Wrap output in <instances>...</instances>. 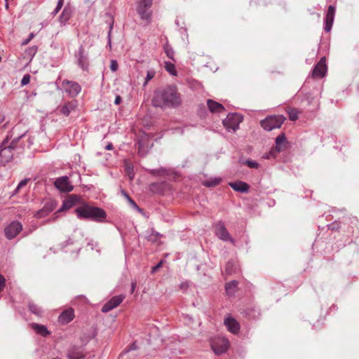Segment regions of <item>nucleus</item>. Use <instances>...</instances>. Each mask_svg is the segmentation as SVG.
<instances>
[{
  "label": "nucleus",
  "instance_id": "0e129e2a",
  "mask_svg": "<svg viewBox=\"0 0 359 359\" xmlns=\"http://www.w3.org/2000/svg\"><path fill=\"white\" fill-rule=\"evenodd\" d=\"M21 187H20V185L18 184L17 187L15 188V189L13 191V195H15V194H17L18 193H19L20 190L21 189Z\"/></svg>",
  "mask_w": 359,
  "mask_h": 359
},
{
  "label": "nucleus",
  "instance_id": "b1692460",
  "mask_svg": "<svg viewBox=\"0 0 359 359\" xmlns=\"http://www.w3.org/2000/svg\"><path fill=\"white\" fill-rule=\"evenodd\" d=\"M229 184L234 191L241 193H247L250 188L246 182L242 181L230 182Z\"/></svg>",
  "mask_w": 359,
  "mask_h": 359
},
{
  "label": "nucleus",
  "instance_id": "aec40b11",
  "mask_svg": "<svg viewBox=\"0 0 359 359\" xmlns=\"http://www.w3.org/2000/svg\"><path fill=\"white\" fill-rule=\"evenodd\" d=\"M74 317V310L72 309H67L62 311L59 316V322L63 324H67L71 322Z\"/></svg>",
  "mask_w": 359,
  "mask_h": 359
},
{
  "label": "nucleus",
  "instance_id": "ea45409f",
  "mask_svg": "<svg viewBox=\"0 0 359 359\" xmlns=\"http://www.w3.org/2000/svg\"><path fill=\"white\" fill-rule=\"evenodd\" d=\"M37 50L38 47L36 46H31L26 50L25 54L28 57L32 58L36 55Z\"/></svg>",
  "mask_w": 359,
  "mask_h": 359
},
{
  "label": "nucleus",
  "instance_id": "774afa93",
  "mask_svg": "<svg viewBox=\"0 0 359 359\" xmlns=\"http://www.w3.org/2000/svg\"><path fill=\"white\" fill-rule=\"evenodd\" d=\"M55 217H53V218L48 219L46 220V222H46V223H48V222H53V221H55Z\"/></svg>",
  "mask_w": 359,
  "mask_h": 359
},
{
  "label": "nucleus",
  "instance_id": "f3484780",
  "mask_svg": "<svg viewBox=\"0 0 359 359\" xmlns=\"http://www.w3.org/2000/svg\"><path fill=\"white\" fill-rule=\"evenodd\" d=\"M138 153L141 156H144L149 149V140L147 137H142L137 142Z\"/></svg>",
  "mask_w": 359,
  "mask_h": 359
},
{
  "label": "nucleus",
  "instance_id": "2eb2a0df",
  "mask_svg": "<svg viewBox=\"0 0 359 359\" xmlns=\"http://www.w3.org/2000/svg\"><path fill=\"white\" fill-rule=\"evenodd\" d=\"M123 295L114 296L111 298L106 304L102 307V311L103 313H107L109 311L117 307L123 300Z\"/></svg>",
  "mask_w": 359,
  "mask_h": 359
},
{
  "label": "nucleus",
  "instance_id": "a211bd4d",
  "mask_svg": "<svg viewBox=\"0 0 359 359\" xmlns=\"http://www.w3.org/2000/svg\"><path fill=\"white\" fill-rule=\"evenodd\" d=\"M224 325L227 330L233 333L237 334L240 330L239 323L233 318L229 317L224 319Z\"/></svg>",
  "mask_w": 359,
  "mask_h": 359
},
{
  "label": "nucleus",
  "instance_id": "13d9d810",
  "mask_svg": "<svg viewBox=\"0 0 359 359\" xmlns=\"http://www.w3.org/2000/svg\"><path fill=\"white\" fill-rule=\"evenodd\" d=\"M180 287L185 290L189 287V283L187 282H183L180 285Z\"/></svg>",
  "mask_w": 359,
  "mask_h": 359
},
{
  "label": "nucleus",
  "instance_id": "49530a36",
  "mask_svg": "<svg viewBox=\"0 0 359 359\" xmlns=\"http://www.w3.org/2000/svg\"><path fill=\"white\" fill-rule=\"evenodd\" d=\"M67 200L74 206L78 202L79 198L76 195H71Z\"/></svg>",
  "mask_w": 359,
  "mask_h": 359
},
{
  "label": "nucleus",
  "instance_id": "7ed1b4c3",
  "mask_svg": "<svg viewBox=\"0 0 359 359\" xmlns=\"http://www.w3.org/2000/svg\"><path fill=\"white\" fill-rule=\"evenodd\" d=\"M75 212L79 219L92 220L96 222H102L107 217L106 212L98 207L81 206L75 210Z\"/></svg>",
  "mask_w": 359,
  "mask_h": 359
},
{
  "label": "nucleus",
  "instance_id": "58836bf2",
  "mask_svg": "<svg viewBox=\"0 0 359 359\" xmlns=\"http://www.w3.org/2000/svg\"><path fill=\"white\" fill-rule=\"evenodd\" d=\"M287 113L290 121H294L298 119L299 111L297 109H290Z\"/></svg>",
  "mask_w": 359,
  "mask_h": 359
},
{
  "label": "nucleus",
  "instance_id": "3c124183",
  "mask_svg": "<svg viewBox=\"0 0 359 359\" xmlns=\"http://www.w3.org/2000/svg\"><path fill=\"white\" fill-rule=\"evenodd\" d=\"M328 229L332 231H337L339 229V224L334 222L328 225Z\"/></svg>",
  "mask_w": 359,
  "mask_h": 359
},
{
  "label": "nucleus",
  "instance_id": "7c9ffc66",
  "mask_svg": "<svg viewBox=\"0 0 359 359\" xmlns=\"http://www.w3.org/2000/svg\"><path fill=\"white\" fill-rule=\"evenodd\" d=\"M148 172L154 176L164 177L170 174V170L161 167L157 169H150L148 170Z\"/></svg>",
  "mask_w": 359,
  "mask_h": 359
},
{
  "label": "nucleus",
  "instance_id": "052dcab7",
  "mask_svg": "<svg viewBox=\"0 0 359 359\" xmlns=\"http://www.w3.org/2000/svg\"><path fill=\"white\" fill-rule=\"evenodd\" d=\"M63 4H64V0H58L56 6H57L59 8H62Z\"/></svg>",
  "mask_w": 359,
  "mask_h": 359
},
{
  "label": "nucleus",
  "instance_id": "5fc2aeb1",
  "mask_svg": "<svg viewBox=\"0 0 359 359\" xmlns=\"http://www.w3.org/2000/svg\"><path fill=\"white\" fill-rule=\"evenodd\" d=\"M113 29V25L111 24L110 26H109V30L108 32V34H107V41H108V46L111 48V29Z\"/></svg>",
  "mask_w": 359,
  "mask_h": 359
},
{
  "label": "nucleus",
  "instance_id": "9b49d317",
  "mask_svg": "<svg viewBox=\"0 0 359 359\" xmlns=\"http://www.w3.org/2000/svg\"><path fill=\"white\" fill-rule=\"evenodd\" d=\"M62 86L72 97L77 96L81 90V86L77 82L65 79L62 82Z\"/></svg>",
  "mask_w": 359,
  "mask_h": 359
},
{
  "label": "nucleus",
  "instance_id": "4468645a",
  "mask_svg": "<svg viewBox=\"0 0 359 359\" xmlns=\"http://www.w3.org/2000/svg\"><path fill=\"white\" fill-rule=\"evenodd\" d=\"M326 72L327 66L325 64V57H322L313 67L311 76L313 79H321L325 76Z\"/></svg>",
  "mask_w": 359,
  "mask_h": 359
},
{
  "label": "nucleus",
  "instance_id": "4d7b16f0",
  "mask_svg": "<svg viewBox=\"0 0 359 359\" xmlns=\"http://www.w3.org/2000/svg\"><path fill=\"white\" fill-rule=\"evenodd\" d=\"M29 180V179L25 178V179L22 180V181H20L19 182L18 185H20V187H21V188H22L27 184Z\"/></svg>",
  "mask_w": 359,
  "mask_h": 359
},
{
  "label": "nucleus",
  "instance_id": "680f3d73",
  "mask_svg": "<svg viewBox=\"0 0 359 359\" xmlns=\"http://www.w3.org/2000/svg\"><path fill=\"white\" fill-rule=\"evenodd\" d=\"M61 8H59L57 6L55 7V8L54 9V11L52 12V15L53 16H55L56 14H57V13L60 11Z\"/></svg>",
  "mask_w": 359,
  "mask_h": 359
},
{
  "label": "nucleus",
  "instance_id": "c9c22d12",
  "mask_svg": "<svg viewBox=\"0 0 359 359\" xmlns=\"http://www.w3.org/2000/svg\"><path fill=\"white\" fill-rule=\"evenodd\" d=\"M123 195L125 196V198L128 201L129 204L132 208L137 210L139 212H142V210L140 208V207L137 205V203L129 196V195L124 191H122Z\"/></svg>",
  "mask_w": 359,
  "mask_h": 359
},
{
  "label": "nucleus",
  "instance_id": "cd10ccee",
  "mask_svg": "<svg viewBox=\"0 0 359 359\" xmlns=\"http://www.w3.org/2000/svg\"><path fill=\"white\" fill-rule=\"evenodd\" d=\"M28 309L32 314L36 316L39 318H41L43 316L44 311L43 309L32 301L28 302Z\"/></svg>",
  "mask_w": 359,
  "mask_h": 359
},
{
  "label": "nucleus",
  "instance_id": "338daca9",
  "mask_svg": "<svg viewBox=\"0 0 359 359\" xmlns=\"http://www.w3.org/2000/svg\"><path fill=\"white\" fill-rule=\"evenodd\" d=\"M105 149L107 150H111L113 149V144L111 143H109L106 147Z\"/></svg>",
  "mask_w": 359,
  "mask_h": 359
},
{
  "label": "nucleus",
  "instance_id": "1a4fd4ad",
  "mask_svg": "<svg viewBox=\"0 0 359 359\" xmlns=\"http://www.w3.org/2000/svg\"><path fill=\"white\" fill-rule=\"evenodd\" d=\"M22 231V224L18 221H13L4 229V234L7 239L12 240Z\"/></svg>",
  "mask_w": 359,
  "mask_h": 359
},
{
  "label": "nucleus",
  "instance_id": "473e14b6",
  "mask_svg": "<svg viewBox=\"0 0 359 359\" xmlns=\"http://www.w3.org/2000/svg\"><path fill=\"white\" fill-rule=\"evenodd\" d=\"M76 108V104L74 102H69L60 108V112L63 115L68 116L72 111Z\"/></svg>",
  "mask_w": 359,
  "mask_h": 359
},
{
  "label": "nucleus",
  "instance_id": "393cba45",
  "mask_svg": "<svg viewBox=\"0 0 359 359\" xmlns=\"http://www.w3.org/2000/svg\"><path fill=\"white\" fill-rule=\"evenodd\" d=\"M163 237V235L156 231L153 228L145 231V238L152 243H156Z\"/></svg>",
  "mask_w": 359,
  "mask_h": 359
},
{
  "label": "nucleus",
  "instance_id": "f257e3e1",
  "mask_svg": "<svg viewBox=\"0 0 359 359\" xmlns=\"http://www.w3.org/2000/svg\"><path fill=\"white\" fill-rule=\"evenodd\" d=\"M18 128V126L13 127L0 145V158L3 164L11 161L15 154L22 153L26 146L23 140L26 137L27 131L15 136Z\"/></svg>",
  "mask_w": 359,
  "mask_h": 359
},
{
  "label": "nucleus",
  "instance_id": "39448f33",
  "mask_svg": "<svg viewBox=\"0 0 359 359\" xmlns=\"http://www.w3.org/2000/svg\"><path fill=\"white\" fill-rule=\"evenodd\" d=\"M210 346L216 355H221L228 351L230 343L226 337H217L212 340Z\"/></svg>",
  "mask_w": 359,
  "mask_h": 359
},
{
  "label": "nucleus",
  "instance_id": "5701e85b",
  "mask_svg": "<svg viewBox=\"0 0 359 359\" xmlns=\"http://www.w3.org/2000/svg\"><path fill=\"white\" fill-rule=\"evenodd\" d=\"M207 105L212 113H221L225 111V107L222 104L212 100H208Z\"/></svg>",
  "mask_w": 359,
  "mask_h": 359
},
{
  "label": "nucleus",
  "instance_id": "37998d69",
  "mask_svg": "<svg viewBox=\"0 0 359 359\" xmlns=\"http://www.w3.org/2000/svg\"><path fill=\"white\" fill-rule=\"evenodd\" d=\"M72 207H73V205L70 203V202H68L67 200H65V201H64L62 205L59 209L58 212L69 210Z\"/></svg>",
  "mask_w": 359,
  "mask_h": 359
},
{
  "label": "nucleus",
  "instance_id": "c85d7f7f",
  "mask_svg": "<svg viewBox=\"0 0 359 359\" xmlns=\"http://www.w3.org/2000/svg\"><path fill=\"white\" fill-rule=\"evenodd\" d=\"M32 329H33L36 333L42 336L47 337L50 334V332L48 330L47 327L43 325H39L35 323H33L30 325Z\"/></svg>",
  "mask_w": 359,
  "mask_h": 359
},
{
  "label": "nucleus",
  "instance_id": "412c9836",
  "mask_svg": "<svg viewBox=\"0 0 359 359\" xmlns=\"http://www.w3.org/2000/svg\"><path fill=\"white\" fill-rule=\"evenodd\" d=\"M276 145L275 148L278 151H283L286 149L287 144V138L285 133H282L279 135H278L276 138Z\"/></svg>",
  "mask_w": 359,
  "mask_h": 359
},
{
  "label": "nucleus",
  "instance_id": "a18cd8bd",
  "mask_svg": "<svg viewBox=\"0 0 359 359\" xmlns=\"http://www.w3.org/2000/svg\"><path fill=\"white\" fill-rule=\"evenodd\" d=\"M30 82V75L25 74L21 80V86L27 85Z\"/></svg>",
  "mask_w": 359,
  "mask_h": 359
},
{
  "label": "nucleus",
  "instance_id": "72a5a7b5",
  "mask_svg": "<svg viewBox=\"0 0 359 359\" xmlns=\"http://www.w3.org/2000/svg\"><path fill=\"white\" fill-rule=\"evenodd\" d=\"M163 50L168 58L172 60V61H175V51L170 44L167 41L165 44L163 46Z\"/></svg>",
  "mask_w": 359,
  "mask_h": 359
},
{
  "label": "nucleus",
  "instance_id": "6ab92c4d",
  "mask_svg": "<svg viewBox=\"0 0 359 359\" xmlns=\"http://www.w3.org/2000/svg\"><path fill=\"white\" fill-rule=\"evenodd\" d=\"M67 357L69 359H83L84 355L81 347L74 346L69 349Z\"/></svg>",
  "mask_w": 359,
  "mask_h": 359
},
{
  "label": "nucleus",
  "instance_id": "9d476101",
  "mask_svg": "<svg viewBox=\"0 0 359 359\" xmlns=\"http://www.w3.org/2000/svg\"><path fill=\"white\" fill-rule=\"evenodd\" d=\"M216 236L223 241H229L233 245H235L236 241L231 238L223 222L219 221L215 226Z\"/></svg>",
  "mask_w": 359,
  "mask_h": 359
},
{
  "label": "nucleus",
  "instance_id": "ddd939ff",
  "mask_svg": "<svg viewBox=\"0 0 359 359\" xmlns=\"http://www.w3.org/2000/svg\"><path fill=\"white\" fill-rule=\"evenodd\" d=\"M56 206V201L49 199L45 203L43 207L35 213L34 217L37 219L43 218L53 211Z\"/></svg>",
  "mask_w": 359,
  "mask_h": 359
},
{
  "label": "nucleus",
  "instance_id": "de8ad7c7",
  "mask_svg": "<svg viewBox=\"0 0 359 359\" xmlns=\"http://www.w3.org/2000/svg\"><path fill=\"white\" fill-rule=\"evenodd\" d=\"M67 200L74 206L78 202L79 198L76 195H71Z\"/></svg>",
  "mask_w": 359,
  "mask_h": 359
},
{
  "label": "nucleus",
  "instance_id": "09e8293b",
  "mask_svg": "<svg viewBox=\"0 0 359 359\" xmlns=\"http://www.w3.org/2000/svg\"><path fill=\"white\" fill-rule=\"evenodd\" d=\"M67 200L74 206L78 202L79 198L76 195H71Z\"/></svg>",
  "mask_w": 359,
  "mask_h": 359
},
{
  "label": "nucleus",
  "instance_id": "e2e57ef3",
  "mask_svg": "<svg viewBox=\"0 0 359 359\" xmlns=\"http://www.w3.org/2000/svg\"><path fill=\"white\" fill-rule=\"evenodd\" d=\"M21 187H20V185L18 184L17 187L15 188V189L13 191V195H15V194H17L18 193H19L20 190L21 189Z\"/></svg>",
  "mask_w": 359,
  "mask_h": 359
},
{
  "label": "nucleus",
  "instance_id": "e433bc0d",
  "mask_svg": "<svg viewBox=\"0 0 359 359\" xmlns=\"http://www.w3.org/2000/svg\"><path fill=\"white\" fill-rule=\"evenodd\" d=\"M279 153H280V151H278L275 147H272L269 152L266 153L263 156V158L265 159L276 158L277 156V154Z\"/></svg>",
  "mask_w": 359,
  "mask_h": 359
},
{
  "label": "nucleus",
  "instance_id": "6e6552de",
  "mask_svg": "<svg viewBox=\"0 0 359 359\" xmlns=\"http://www.w3.org/2000/svg\"><path fill=\"white\" fill-rule=\"evenodd\" d=\"M153 0H138L137 11L142 20L149 21L151 17V7Z\"/></svg>",
  "mask_w": 359,
  "mask_h": 359
},
{
  "label": "nucleus",
  "instance_id": "2f4dec72",
  "mask_svg": "<svg viewBox=\"0 0 359 359\" xmlns=\"http://www.w3.org/2000/svg\"><path fill=\"white\" fill-rule=\"evenodd\" d=\"M238 284V283L237 280H231L229 283H226L225 285V290L226 294L229 296L234 295L237 291Z\"/></svg>",
  "mask_w": 359,
  "mask_h": 359
},
{
  "label": "nucleus",
  "instance_id": "f704fd0d",
  "mask_svg": "<svg viewBox=\"0 0 359 359\" xmlns=\"http://www.w3.org/2000/svg\"><path fill=\"white\" fill-rule=\"evenodd\" d=\"M221 182V179L215 177L209 180L205 181L203 184L206 187H213L218 185Z\"/></svg>",
  "mask_w": 359,
  "mask_h": 359
},
{
  "label": "nucleus",
  "instance_id": "dca6fc26",
  "mask_svg": "<svg viewBox=\"0 0 359 359\" xmlns=\"http://www.w3.org/2000/svg\"><path fill=\"white\" fill-rule=\"evenodd\" d=\"M334 15H335L334 6H332V5L329 6L327 13H326V16L325 18L324 30L326 32H330V30L332 29L334 19Z\"/></svg>",
  "mask_w": 359,
  "mask_h": 359
},
{
  "label": "nucleus",
  "instance_id": "c03bdc74",
  "mask_svg": "<svg viewBox=\"0 0 359 359\" xmlns=\"http://www.w3.org/2000/svg\"><path fill=\"white\" fill-rule=\"evenodd\" d=\"M155 76V72L153 70L148 71L144 86H146L147 83Z\"/></svg>",
  "mask_w": 359,
  "mask_h": 359
},
{
  "label": "nucleus",
  "instance_id": "c756f323",
  "mask_svg": "<svg viewBox=\"0 0 359 359\" xmlns=\"http://www.w3.org/2000/svg\"><path fill=\"white\" fill-rule=\"evenodd\" d=\"M226 273L229 275L236 273L239 271V267L237 262L234 260L227 262L225 268Z\"/></svg>",
  "mask_w": 359,
  "mask_h": 359
},
{
  "label": "nucleus",
  "instance_id": "69168bd1",
  "mask_svg": "<svg viewBox=\"0 0 359 359\" xmlns=\"http://www.w3.org/2000/svg\"><path fill=\"white\" fill-rule=\"evenodd\" d=\"M136 348H137V346H136L135 343H133V344L130 345L128 351H132V350H135Z\"/></svg>",
  "mask_w": 359,
  "mask_h": 359
},
{
  "label": "nucleus",
  "instance_id": "8fccbe9b",
  "mask_svg": "<svg viewBox=\"0 0 359 359\" xmlns=\"http://www.w3.org/2000/svg\"><path fill=\"white\" fill-rule=\"evenodd\" d=\"M118 68V65L116 60H111V62H110V69L112 72H116Z\"/></svg>",
  "mask_w": 359,
  "mask_h": 359
},
{
  "label": "nucleus",
  "instance_id": "4c0bfd02",
  "mask_svg": "<svg viewBox=\"0 0 359 359\" xmlns=\"http://www.w3.org/2000/svg\"><path fill=\"white\" fill-rule=\"evenodd\" d=\"M165 68L166 71L168 72L170 74L174 76L177 74L175 66L173 63L170 62H165Z\"/></svg>",
  "mask_w": 359,
  "mask_h": 359
},
{
  "label": "nucleus",
  "instance_id": "0eeeda50",
  "mask_svg": "<svg viewBox=\"0 0 359 359\" xmlns=\"http://www.w3.org/2000/svg\"><path fill=\"white\" fill-rule=\"evenodd\" d=\"M243 121V116L237 113H229L222 121L224 128L228 131H236Z\"/></svg>",
  "mask_w": 359,
  "mask_h": 359
},
{
  "label": "nucleus",
  "instance_id": "20e7f679",
  "mask_svg": "<svg viewBox=\"0 0 359 359\" xmlns=\"http://www.w3.org/2000/svg\"><path fill=\"white\" fill-rule=\"evenodd\" d=\"M285 118L282 115L269 116L260 122L261 126L267 131H271L276 128H280Z\"/></svg>",
  "mask_w": 359,
  "mask_h": 359
},
{
  "label": "nucleus",
  "instance_id": "79ce46f5",
  "mask_svg": "<svg viewBox=\"0 0 359 359\" xmlns=\"http://www.w3.org/2000/svg\"><path fill=\"white\" fill-rule=\"evenodd\" d=\"M126 170L128 177L133 180L134 177L133 165L131 163H127L126 165Z\"/></svg>",
  "mask_w": 359,
  "mask_h": 359
},
{
  "label": "nucleus",
  "instance_id": "bf43d9fd",
  "mask_svg": "<svg viewBox=\"0 0 359 359\" xmlns=\"http://www.w3.org/2000/svg\"><path fill=\"white\" fill-rule=\"evenodd\" d=\"M121 100H122V99H121V96L117 95L115 98L114 104H119L121 103Z\"/></svg>",
  "mask_w": 359,
  "mask_h": 359
},
{
  "label": "nucleus",
  "instance_id": "a19ab883",
  "mask_svg": "<svg viewBox=\"0 0 359 359\" xmlns=\"http://www.w3.org/2000/svg\"><path fill=\"white\" fill-rule=\"evenodd\" d=\"M244 164H245L249 168L254 169H257L259 166V164L257 161L250 159L246 160Z\"/></svg>",
  "mask_w": 359,
  "mask_h": 359
},
{
  "label": "nucleus",
  "instance_id": "864d4df0",
  "mask_svg": "<svg viewBox=\"0 0 359 359\" xmlns=\"http://www.w3.org/2000/svg\"><path fill=\"white\" fill-rule=\"evenodd\" d=\"M163 263V261L161 260L156 266H153L151 269V273H156L162 266Z\"/></svg>",
  "mask_w": 359,
  "mask_h": 359
},
{
  "label": "nucleus",
  "instance_id": "bb28decb",
  "mask_svg": "<svg viewBox=\"0 0 359 359\" xmlns=\"http://www.w3.org/2000/svg\"><path fill=\"white\" fill-rule=\"evenodd\" d=\"M166 183L163 182H154L149 185V190L154 194H163L166 188Z\"/></svg>",
  "mask_w": 359,
  "mask_h": 359
},
{
  "label": "nucleus",
  "instance_id": "4be33fe9",
  "mask_svg": "<svg viewBox=\"0 0 359 359\" xmlns=\"http://www.w3.org/2000/svg\"><path fill=\"white\" fill-rule=\"evenodd\" d=\"M72 9L69 6H66L59 17L61 25H65L72 15Z\"/></svg>",
  "mask_w": 359,
  "mask_h": 359
},
{
  "label": "nucleus",
  "instance_id": "a878e982",
  "mask_svg": "<svg viewBox=\"0 0 359 359\" xmlns=\"http://www.w3.org/2000/svg\"><path fill=\"white\" fill-rule=\"evenodd\" d=\"M243 313L249 319L257 320L260 316V310L257 307L248 308L243 311Z\"/></svg>",
  "mask_w": 359,
  "mask_h": 359
},
{
  "label": "nucleus",
  "instance_id": "423d86ee",
  "mask_svg": "<svg viewBox=\"0 0 359 359\" xmlns=\"http://www.w3.org/2000/svg\"><path fill=\"white\" fill-rule=\"evenodd\" d=\"M74 57L76 64L83 71L89 72V58L88 52L86 51L83 46H80L79 49L75 52Z\"/></svg>",
  "mask_w": 359,
  "mask_h": 359
},
{
  "label": "nucleus",
  "instance_id": "6e6d98bb",
  "mask_svg": "<svg viewBox=\"0 0 359 359\" xmlns=\"http://www.w3.org/2000/svg\"><path fill=\"white\" fill-rule=\"evenodd\" d=\"M34 36V34L33 33H31L29 36V37L24 40L22 43V45H27L31 40L32 39Z\"/></svg>",
  "mask_w": 359,
  "mask_h": 359
},
{
  "label": "nucleus",
  "instance_id": "f8f14e48",
  "mask_svg": "<svg viewBox=\"0 0 359 359\" xmlns=\"http://www.w3.org/2000/svg\"><path fill=\"white\" fill-rule=\"evenodd\" d=\"M55 187L62 192H70L74 187L67 176H62L57 178L54 182Z\"/></svg>",
  "mask_w": 359,
  "mask_h": 359
},
{
  "label": "nucleus",
  "instance_id": "f03ea898",
  "mask_svg": "<svg viewBox=\"0 0 359 359\" xmlns=\"http://www.w3.org/2000/svg\"><path fill=\"white\" fill-rule=\"evenodd\" d=\"M182 102L181 95L177 87L174 86H167L156 89L151 100L152 105L161 109L177 108Z\"/></svg>",
  "mask_w": 359,
  "mask_h": 359
},
{
  "label": "nucleus",
  "instance_id": "603ef678",
  "mask_svg": "<svg viewBox=\"0 0 359 359\" xmlns=\"http://www.w3.org/2000/svg\"><path fill=\"white\" fill-rule=\"evenodd\" d=\"M6 285L5 278L0 274V292L3 291Z\"/></svg>",
  "mask_w": 359,
  "mask_h": 359
}]
</instances>
